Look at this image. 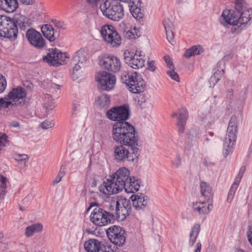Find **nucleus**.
Segmentation results:
<instances>
[{"instance_id": "f257e3e1", "label": "nucleus", "mask_w": 252, "mask_h": 252, "mask_svg": "<svg viewBox=\"0 0 252 252\" xmlns=\"http://www.w3.org/2000/svg\"><path fill=\"white\" fill-rule=\"evenodd\" d=\"M112 137L116 142L122 145L139 149V139L135 129L127 122H116L113 126Z\"/></svg>"}, {"instance_id": "f03ea898", "label": "nucleus", "mask_w": 252, "mask_h": 252, "mask_svg": "<svg viewBox=\"0 0 252 252\" xmlns=\"http://www.w3.org/2000/svg\"><path fill=\"white\" fill-rule=\"evenodd\" d=\"M106 211L111 220L116 218L124 220L131 212L129 200L123 198L113 197L105 205Z\"/></svg>"}, {"instance_id": "7ed1b4c3", "label": "nucleus", "mask_w": 252, "mask_h": 252, "mask_svg": "<svg viewBox=\"0 0 252 252\" xmlns=\"http://www.w3.org/2000/svg\"><path fill=\"white\" fill-rule=\"evenodd\" d=\"M99 8L103 15L111 20L119 21L124 17V11L122 5L111 3L110 0H102Z\"/></svg>"}, {"instance_id": "20e7f679", "label": "nucleus", "mask_w": 252, "mask_h": 252, "mask_svg": "<svg viewBox=\"0 0 252 252\" xmlns=\"http://www.w3.org/2000/svg\"><path fill=\"white\" fill-rule=\"evenodd\" d=\"M122 81L128 87L130 92L134 94L144 91L146 84L141 74L137 72L124 74L121 76Z\"/></svg>"}, {"instance_id": "39448f33", "label": "nucleus", "mask_w": 252, "mask_h": 252, "mask_svg": "<svg viewBox=\"0 0 252 252\" xmlns=\"http://www.w3.org/2000/svg\"><path fill=\"white\" fill-rule=\"evenodd\" d=\"M139 149L126 148L125 146L119 145L114 147L113 156L118 162H136L139 155Z\"/></svg>"}, {"instance_id": "423d86ee", "label": "nucleus", "mask_w": 252, "mask_h": 252, "mask_svg": "<svg viewBox=\"0 0 252 252\" xmlns=\"http://www.w3.org/2000/svg\"><path fill=\"white\" fill-rule=\"evenodd\" d=\"M237 123V117L235 115H233L229 121L224 140L223 155L225 157L227 156L232 151L236 139Z\"/></svg>"}, {"instance_id": "0eeeda50", "label": "nucleus", "mask_w": 252, "mask_h": 252, "mask_svg": "<svg viewBox=\"0 0 252 252\" xmlns=\"http://www.w3.org/2000/svg\"><path fill=\"white\" fill-rule=\"evenodd\" d=\"M17 33L14 20L7 16L0 15V37L15 38Z\"/></svg>"}, {"instance_id": "6e6552de", "label": "nucleus", "mask_w": 252, "mask_h": 252, "mask_svg": "<svg viewBox=\"0 0 252 252\" xmlns=\"http://www.w3.org/2000/svg\"><path fill=\"white\" fill-rule=\"evenodd\" d=\"M144 58V56L139 50H136L134 53L129 51L124 52L125 62L133 69L141 68L144 66L145 61Z\"/></svg>"}, {"instance_id": "1a4fd4ad", "label": "nucleus", "mask_w": 252, "mask_h": 252, "mask_svg": "<svg viewBox=\"0 0 252 252\" xmlns=\"http://www.w3.org/2000/svg\"><path fill=\"white\" fill-rule=\"evenodd\" d=\"M67 58L65 53H62L55 48L49 50L46 56L43 57V60L50 65L58 66L65 63V60Z\"/></svg>"}, {"instance_id": "9d476101", "label": "nucleus", "mask_w": 252, "mask_h": 252, "mask_svg": "<svg viewBox=\"0 0 252 252\" xmlns=\"http://www.w3.org/2000/svg\"><path fill=\"white\" fill-rule=\"evenodd\" d=\"M107 118L116 122H126L128 119L129 111L127 106L116 107L109 110L106 113Z\"/></svg>"}, {"instance_id": "9b49d317", "label": "nucleus", "mask_w": 252, "mask_h": 252, "mask_svg": "<svg viewBox=\"0 0 252 252\" xmlns=\"http://www.w3.org/2000/svg\"><path fill=\"white\" fill-rule=\"evenodd\" d=\"M106 210L96 206L92 211L90 215V220L96 225L102 226L111 222Z\"/></svg>"}, {"instance_id": "f8f14e48", "label": "nucleus", "mask_w": 252, "mask_h": 252, "mask_svg": "<svg viewBox=\"0 0 252 252\" xmlns=\"http://www.w3.org/2000/svg\"><path fill=\"white\" fill-rule=\"evenodd\" d=\"M95 78L100 89L105 91L112 89L116 83L115 76L104 71L98 72L96 74Z\"/></svg>"}, {"instance_id": "ddd939ff", "label": "nucleus", "mask_w": 252, "mask_h": 252, "mask_svg": "<svg viewBox=\"0 0 252 252\" xmlns=\"http://www.w3.org/2000/svg\"><path fill=\"white\" fill-rule=\"evenodd\" d=\"M106 233L110 241L116 246H122L125 242V231L120 226L113 225L107 229Z\"/></svg>"}, {"instance_id": "4468645a", "label": "nucleus", "mask_w": 252, "mask_h": 252, "mask_svg": "<svg viewBox=\"0 0 252 252\" xmlns=\"http://www.w3.org/2000/svg\"><path fill=\"white\" fill-rule=\"evenodd\" d=\"M123 189L112 176H109L99 187L100 191L105 195L117 193Z\"/></svg>"}, {"instance_id": "2eb2a0df", "label": "nucleus", "mask_w": 252, "mask_h": 252, "mask_svg": "<svg viewBox=\"0 0 252 252\" xmlns=\"http://www.w3.org/2000/svg\"><path fill=\"white\" fill-rule=\"evenodd\" d=\"M27 91L22 87L13 88L8 94V98L12 100L15 105H24L27 99Z\"/></svg>"}, {"instance_id": "dca6fc26", "label": "nucleus", "mask_w": 252, "mask_h": 252, "mask_svg": "<svg viewBox=\"0 0 252 252\" xmlns=\"http://www.w3.org/2000/svg\"><path fill=\"white\" fill-rule=\"evenodd\" d=\"M26 37L30 44L33 47L41 49L45 45V41L41 33L33 29H28Z\"/></svg>"}, {"instance_id": "f3484780", "label": "nucleus", "mask_w": 252, "mask_h": 252, "mask_svg": "<svg viewBox=\"0 0 252 252\" xmlns=\"http://www.w3.org/2000/svg\"><path fill=\"white\" fill-rule=\"evenodd\" d=\"M100 65L109 71L117 72L121 68V62L119 58L114 56H109L100 63Z\"/></svg>"}, {"instance_id": "a211bd4d", "label": "nucleus", "mask_w": 252, "mask_h": 252, "mask_svg": "<svg viewBox=\"0 0 252 252\" xmlns=\"http://www.w3.org/2000/svg\"><path fill=\"white\" fill-rule=\"evenodd\" d=\"M111 176L117 181L118 184H119L120 187L123 189L124 188H125V185H126V183L127 182L131 177L130 176L129 170L126 167L119 168Z\"/></svg>"}, {"instance_id": "6ab92c4d", "label": "nucleus", "mask_w": 252, "mask_h": 252, "mask_svg": "<svg viewBox=\"0 0 252 252\" xmlns=\"http://www.w3.org/2000/svg\"><path fill=\"white\" fill-rule=\"evenodd\" d=\"M237 16L229 9L223 10L220 18V24L224 27L228 25L237 26Z\"/></svg>"}, {"instance_id": "aec40b11", "label": "nucleus", "mask_w": 252, "mask_h": 252, "mask_svg": "<svg viewBox=\"0 0 252 252\" xmlns=\"http://www.w3.org/2000/svg\"><path fill=\"white\" fill-rule=\"evenodd\" d=\"M213 208L212 203L209 202H196L192 203L193 211L199 215L208 214Z\"/></svg>"}, {"instance_id": "412c9836", "label": "nucleus", "mask_w": 252, "mask_h": 252, "mask_svg": "<svg viewBox=\"0 0 252 252\" xmlns=\"http://www.w3.org/2000/svg\"><path fill=\"white\" fill-rule=\"evenodd\" d=\"M130 199L133 207L138 210H143L148 206V197L143 194H133Z\"/></svg>"}, {"instance_id": "4be33fe9", "label": "nucleus", "mask_w": 252, "mask_h": 252, "mask_svg": "<svg viewBox=\"0 0 252 252\" xmlns=\"http://www.w3.org/2000/svg\"><path fill=\"white\" fill-rule=\"evenodd\" d=\"M178 116V122L177 126L179 127L180 133H183L185 129L186 122L188 118V112L186 109H183L179 115L177 113H174L171 115L172 117Z\"/></svg>"}, {"instance_id": "5701e85b", "label": "nucleus", "mask_w": 252, "mask_h": 252, "mask_svg": "<svg viewBox=\"0 0 252 252\" xmlns=\"http://www.w3.org/2000/svg\"><path fill=\"white\" fill-rule=\"evenodd\" d=\"M252 21V8L245 9L241 12L239 17L237 16V26L240 27L242 25L250 24Z\"/></svg>"}, {"instance_id": "b1692460", "label": "nucleus", "mask_w": 252, "mask_h": 252, "mask_svg": "<svg viewBox=\"0 0 252 252\" xmlns=\"http://www.w3.org/2000/svg\"><path fill=\"white\" fill-rule=\"evenodd\" d=\"M14 22L15 23L16 27H19L21 30L23 31L28 29L31 25V22L28 18L20 14L14 16Z\"/></svg>"}, {"instance_id": "393cba45", "label": "nucleus", "mask_w": 252, "mask_h": 252, "mask_svg": "<svg viewBox=\"0 0 252 252\" xmlns=\"http://www.w3.org/2000/svg\"><path fill=\"white\" fill-rule=\"evenodd\" d=\"M84 248L87 252H99L102 250L101 243L94 239H89L84 244Z\"/></svg>"}, {"instance_id": "a878e982", "label": "nucleus", "mask_w": 252, "mask_h": 252, "mask_svg": "<svg viewBox=\"0 0 252 252\" xmlns=\"http://www.w3.org/2000/svg\"><path fill=\"white\" fill-rule=\"evenodd\" d=\"M18 6L17 0H0V9L7 12L14 11Z\"/></svg>"}, {"instance_id": "bb28decb", "label": "nucleus", "mask_w": 252, "mask_h": 252, "mask_svg": "<svg viewBox=\"0 0 252 252\" xmlns=\"http://www.w3.org/2000/svg\"><path fill=\"white\" fill-rule=\"evenodd\" d=\"M199 117L200 120L204 123H206L207 125H211L219 119V116L217 112L211 111L208 114H206L201 113Z\"/></svg>"}, {"instance_id": "cd10ccee", "label": "nucleus", "mask_w": 252, "mask_h": 252, "mask_svg": "<svg viewBox=\"0 0 252 252\" xmlns=\"http://www.w3.org/2000/svg\"><path fill=\"white\" fill-rule=\"evenodd\" d=\"M140 187L139 181L134 178L130 177L125 185V189L127 193H134L139 190Z\"/></svg>"}, {"instance_id": "c85d7f7f", "label": "nucleus", "mask_w": 252, "mask_h": 252, "mask_svg": "<svg viewBox=\"0 0 252 252\" xmlns=\"http://www.w3.org/2000/svg\"><path fill=\"white\" fill-rule=\"evenodd\" d=\"M200 188L201 195L207 200L209 201L212 198L213 196L212 189L208 183L205 182H201Z\"/></svg>"}, {"instance_id": "c756f323", "label": "nucleus", "mask_w": 252, "mask_h": 252, "mask_svg": "<svg viewBox=\"0 0 252 252\" xmlns=\"http://www.w3.org/2000/svg\"><path fill=\"white\" fill-rule=\"evenodd\" d=\"M115 28L111 26L105 25L102 27L100 30L101 35L104 40L107 43L108 41H110V38L111 36H113V33L116 32Z\"/></svg>"}, {"instance_id": "7c9ffc66", "label": "nucleus", "mask_w": 252, "mask_h": 252, "mask_svg": "<svg viewBox=\"0 0 252 252\" xmlns=\"http://www.w3.org/2000/svg\"><path fill=\"white\" fill-rule=\"evenodd\" d=\"M41 31L44 36L50 42L54 41L56 39L54 30L53 27L49 24H45L41 27Z\"/></svg>"}, {"instance_id": "2f4dec72", "label": "nucleus", "mask_w": 252, "mask_h": 252, "mask_svg": "<svg viewBox=\"0 0 252 252\" xmlns=\"http://www.w3.org/2000/svg\"><path fill=\"white\" fill-rule=\"evenodd\" d=\"M200 230V225L199 223H196L194 225L190 230L189 234V239L188 245L189 247H192L198 236Z\"/></svg>"}, {"instance_id": "473e14b6", "label": "nucleus", "mask_w": 252, "mask_h": 252, "mask_svg": "<svg viewBox=\"0 0 252 252\" xmlns=\"http://www.w3.org/2000/svg\"><path fill=\"white\" fill-rule=\"evenodd\" d=\"M163 24L166 32L167 39L170 43L172 44V40L173 39L174 36L173 33V24L168 18L164 20Z\"/></svg>"}, {"instance_id": "72a5a7b5", "label": "nucleus", "mask_w": 252, "mask_h": 252, "mask_svg": "<svg viewBox=\"0 0 252 252\" xmlns=\"http://www.w3.org/2000/svg\"><path fill=\"white\" fill-rule=\"evenodd\" d=\"M42 230L43 225L41 223H34L26 227L25 235L27 237H30L32 236L35 233L41 232Z\"/></svg>"}, {"instance_id": "f704fd0d", "label": "nucleus", "mask_w": 252, "mask_h": 252, "mask_svg": "<svg viewBox=\"0 0 252 252\" xmlns=\"http://www.w3.org/2000/svg\"><path fill=\"white\" fill-rule=\"evenodd\" d=\"M87 61L86 53L82 50H79L76 52L72 60V63H78L83 65Z\"/></svg>"}, {"instance_id": "c9c22d12", "label": "nucleus", "mask_w": 252, "mask_h": 252, "mask_svg": "<svg viewBox=\"0 0 252 252\" xmlns=\"http://www.w3.org/2000/svg\"><path fill=\"white\" fill-rule=\"evenodd\" d=\"M110 102L109 96L101 94L98 97L96 103L100 108L107 109L109 106Z\"/></svg>"}, {"instance_id": "e433bc0d", "label": "nucleus", "mask_w": 252, "mask_h": 252, "mask_svg": "<svg viewBox=\"0 0 252 252\" xmlns=\"http://www.w3.org/2000/svg\"><path fill=\"white\" fill-rule=\"evenodd\" d=\"M203 52L202 48L199 46H193L189 49L187 50L185 53V56L187 58H189L192 56L200 54Z\"/></svg>"}, {"instance_id": "4c0bfd02", "label": "nucleus", "mask_w": 252, "mask_h": 252, "mask_svg": "<svg viewBox=\"0 0 252 252\" xmlns=\"http://www.w3.org/2000/svg\"><path fill=\"white\" fill-rule=\"evenodd\" d=\"M121 43V38L120 35L117 31L113 33V36L110 38V41H108L107 44L112 47H116L119 46Z\"/></svg>"}, {"instance_id": "58836bf2", "label": "nucleus", "mask_w": 252, "mask_h": 252, "mask_svg": "<svg viewBox=\"0 0 252 252\" xmlns=\"http://www.w3.org/2000/svg\"><path fill=\"white\" fill-rule=\"evenodd\" d=\"M7 179L0 175V198H3L6 193Z\"/></svg>"}, {"instance_id": "ea45409f", "label": "nucleus", "mask_w": 252, "mask_h": 252, "mask_svg": "<svg viewBox=\"0 0 252 252\" xmlns=\"http://www.w3.org/2000/svg\"><path fill=\"white\" fill-rule=\"evenodd\" d=\"M75 66L73 68L72 71L71 73V77L73 80L77 79L81 75V71L80 70L81 68L83 66L78 63H73Z\"/></svg>"}, {"instance_id": "a19ab883", "label": "nucleus", "mask_w": 252, "mask_h": 252, "mask_svg": "<svg viewBox=\"0 0 252 252\" xmlns=\"http://www.w3.org/2000/svg\"><path fill=\"white\" fill-rule=\"evenodd\" d=\"M182 163V158L180 154H177L175 158L171 161V166L173 169H178L181 166Z\"/></svg>"}, {"instance_id": "79ce46f5", "label": "nucleus", "mask_w": 252, "mask_h": 252, "mask_svg": "<svg viewBox=\"0 0 252 252\" xmlns=\"http://www.w3.org/2000/svg\"><path fill=\"white\" fill-rule=\"evenodd\" d=\"M138 29L134 27L133 29L126 32L125 36L128 39L136 38L139 36Z\"/></svg>"}, {"instance_id": "37998d69", "label": "nucleus", "mask_w": 252, "mask_h": 252, "mask_svg": "<svg viewBox=\"0 0 252 252\" xmlns=\"http://www.w3.org/2000/svg\"><path fill=\"white\" fill-rule=\"evenodd\" d=\"M51 22L54 26L59 30H65L67 29V26L63 21L58 20L57 19H52Z\"/></svg>"}, {"instance_id": "c03bdc74", "label": "nucleus", "mask_w": 252, "mask_h": 252, "mask_svg": "<svg viewBox=\"0 0 252 252\" xmlns=\"http://www.w3.org/2000/svg\"><path fill=\"white\" fill-rule=\"evenodd\" d=\"M224 73V71L223 69L221 68L220 69H218L214 72L213 76L211 77V80L212 81H215L216 82H217L221 79Z\"/></svg>"}, {"instance_id": "a18cd8bd", "label": "nucleus", "mask_w": 252, "mask_h": 252, "mask_svg": "<svg viewBox=\"0 0 252 252\" xmlns=\"http://www.w3.org/2000/svg\"><path fill=\"white\" fill-rule=\"evenodd\" d=\"M14 105L13 102L8 98V94L5 96L3 98H0V105L3 107L8 108L10 105Z\"/></svg>"}, {"instance_id": "49530a36", "label": "nucleus", "mask_w": 252, "mask_h": 252, "mask_svg": "<svg viewBox=\"0 0 252 252\" xmlns=\"http://www.w3.org/2000/svg\"><path fill=\"white\" fill-rule=\"evenodd\" d=\"M15 160L16 161H23L24 165H26V163L29 159V157L26 154H15L14 156Z\"/></svg>"}, {"instance_id": "de8ad7c7", "label": "nucleus", "mask_w": 252, "mask_h": 252, "mask_svg": "<svg viewBox=\"0 0 252 252\" xmlns=\"http://www.w3.org/2000/svg\"><path fill=\"white\" fill-rule=\"evenodd\" d=\"M235 9L241 13L243 10L247 9L244 7V2L243 0H235Z\"/></svg>"}, {"instance_id": "09e8293b", "label": "nucleus", "mask_w": 252, "mask_h": 252, "mask_svg": "<svg viewBox=\"0 0 252 252\" xmlns=\"http://www.w3.org/2000/svg\"><path fill=\"white\" fill-rule=\"evenodd\" d=\"M167 74L171 77L172 79L176 82H179L180 79L178 74L174 70V68L170 69L169 70L167 71Z\"/></svg>"}, {"instance_id": "8fccbe9b", "label": "nucleus", "mask_w": 252, "mask_h": 252, "mask_svg": "<svg viewBox=\"0 0 252 252\" xmlns=\"http://www.w3.org/2000/svg\"><path fill=\"white\" fill-rule=\"evenodd\" d=\"M8 142V136L4 133L0 134V146L5 147Z\"/></svg>"}, {"instance_id": "3c124183", "label": "nucleus", "mask_w": 252, "mask_h": 252, "mask_svg": "<svg viewBox=\"0 0 252 252\" xmlns=\"http://www.w3.org/2000/svg\"><path fill=\"white\" fill-rule=\"evenodd\" d=\"M62 167L60 169L57 176L55 178V179L53 182V184H56L60 183L61 181L62 178L65 175L64 172L63 171H62Z\"/></svg>"}, {"instance_id": "603ef678", "label": "nucleus", "mask_w": 252, "mask_h": 252, "mask_svg": "<svg viewBox=\"0 0 252 252\" xmlns=\"http://www.w3.org/2000/svg\"><path fill=\"white\" fill-rule=\"evenodd\" d=\"M54 126V124L52 121L46 120L42 122L41 126L43 129H48Z\"/></svg>"}, {"instance_id": "864d4df0", "label": "nucleus", "mask_w": 252, "mask_h": 252, "mask_svg": "<svg viewBox=\"0 0 252 252\" xmlns=\"http://www.w3.org/2000/svg\"><path fill=\"white\" fill-rule=\"evenodd\" d=\"M7 84L5 78L3 76L0 77V93L3 92L6 88Z\"/></svg>"}, {"instance_id": "5fc2aeb1", "label": "nucleus", "mask_w": 252, "mask_h": 252, "mask_svg": "<svg viewBox=\"0 0 252 252\" xmlns=\"http://www.w3.org/2000/svg\"><path fill=\"white\" fill-rule=\"evenodd\" d=\"M164 59L166 63L167 67L169 68V69L174 68L173 63H172V61L171 60L170 57L169 56H165L164 57Z\"/></svg>"}, {"instance_id": "6e6d98bb", "label": "nucleus", "mask_w": 252, "mask_h": 252, "mask_svg": "<svg viewBox=\"0 0 252 252\" xmlns=\"http://www.w3.org/2000/svg\"><path fill=\"white\" fill-rule=\"evenodd\" d=\"M247 236L250 243L252 246V226H249V230L247 232Z\"/></svg>"}, {"instance_id": "4d7b16f0", "label": "nucleus", "mask_w": 252, "mask_h": 252, "mask_svg": "<svg viewBox=\"0 0 252 252\" xmlns=\"http://www.w3.org/2000/svg\"><path fill=\"white\" fill-rule=\"evenodd\" d=\"M235 193V192H234L232 190H229L228 195H227V201L228 202L230 203L231 202V201L232 200V199L233 198Z\"/></svg>"}, {"instance_id": "13d9d810", "label": "nucleus", "mask_w": 252, "mask_h": 252, "mask_svg": "<svg viewBox=\"0 0 252 252\" xmlns=\"http://www.w3.org/2000/svg\"><path fill=\"white\" fill-rule=\"evenodd\" d=\"M148 68L152 71H154L156 70V67L154 65V62L153 61L148 63Z\"/></svg>"}, {"instance_id": "bf43d9fd", "label": "nucleus", "mask_w": 252, "mask_h": 252, "mask_svg": "<svg viewBox=\"0 0 252 252\" xmlns=\"http://www.w3.org/2000/svg\"><path fill=\"white\" fill-rule=\"evenodd\" d=\"M245 171V167H242L240 170L239 171L236 177L239 178L240 179H242L243 175Z\"/></svg>"}, {"instance_id": "052dcab7", "label": "nucleus", "mask_w": 252, "mask_h": 252, "mask_svg": "<svg viewBox=\"0 0 252 252\" xmlns=\"http://www.w3.org/2000/svg\"><path fill=\"white\" fill-rule=\"evenodd\" d=\"M201 243L200 242L197 243L195 246V250H194V252H201Z\"/></svg>"}, {"instance_id": "680f3d73", "label": "nucleus", "mask_w": 252, "mask_h": 252, "mask_svg": "<svg viewBox=\"0 0 252 252\" xmlns=\"http://www.w3.org/2000/svg\"><path fill=\"white\" fill-rule=\"evenodd\" d=\"M55 106V105L54 103L52 102H49L48 103H45L44 104V107H45L46 109H52Z\"/></svg>"}, {"instance_id": "e2e57ef3", "label": "nucleus", "mask_w": 252, "mask_h": 252, "mask_svg": "<svg viewBox=\"0 0 252 252\" xmlns=\"http://www.w3.org/2000/svg\"><path fill=\"white\" fill-rule=\"evenodd\" d=\"M103 252H115V251L111 248V246H106L104 247Z\"/></svg>"}, {"instance_id": "0e129e2a", "label": "nucleus", "mask_w": 252, "mask_h": 252, "mask_svg": "<svg viewBox=\"0 0 252 252\" xmlns=\"http://www.w3.org/2000/svg\"><path fill=\"white\" fill-rule=\"evenodd\" d=\"M87 1L92 5H95L100 0H86Z\"/></svg>"}, {"instance_id": "69168bd1", "label": "nucleus", "mask_w": 252, "mask_h": 252, "mask_svg": "<svg viewBox=\"0 0 252 252\" xmlns=\"http://www.w3.org/2000/svg\"><path fill=\"white\" fill-rule=\"evenodd\" d=\"M10 125L14 127H17L19 126V123L17 121H12L10 123Z\"/></svg>"}, {"instance_id": "338daca9", "label": "nucleus", "mask_w": 252, "mask_h": 252, "mask_svg": "<svg viewBox=\"0 0 252 252\" xmlns=\"http://www.w3.org/2000/svg\"><path fill=\"white\" fill-rule=\"evenodd\" d=\"M20 1L23 3L27 5L31 4L32 2V0H20Z\"/></svg>"}, {"instance_id": "774afa93", "label": "nucleus", "mask_w": 252, "mask_h": 252, "mask_svg": "<svg viewBox=\"0 0 252 252\" xmlns=\"http://www.w3.org/2000/svg\"><path fill=\"white\" fill-rule=\"evenodd\" d=\"M238 187V186L236 185V184H233L231 187L230 190L236 192V190H237Z\"/></svg>"}]
</instances>
